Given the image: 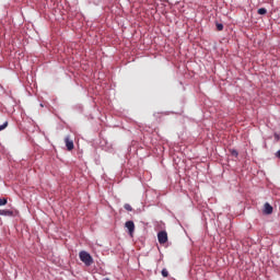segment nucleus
<instances>
[{
    "label": "nucleus",
    "instance_id": "5",
    "mask_svg": "<svg viewBox=\"0 0 280 280\" xmlns=\"http://www.w3.org/2000/svg\"><path fill=\"white\" fill-rule=\"evenodd\" d=\"M272 211H273V208L268 202H266L264 205V214L270 215V214H272Z\"/></svg>",
    "mask_w": 280,
    "mask_h": 280
},
{
    "label": "nucleus",
    "instance_id": "4",
    "mask_svg": "<svg viewBox=\"0 0 280 280\" xmlns=\"http://www.w3.org/2000/svg\"><path fill=\"white\" fill-rule=\"evenodd\" d=\"M65 143H66V148L69 152H71V150H73L74 145H73V140H71V138L69 136H67L65 138Z\"/></svg>",
    "mask_w": 280,
    "mask_h": 280
},
{
    "label": "nucleus",
    "instance_id": "9",
    "mask_svg": "<svg viewBox=\"0 0 280 280\" xmlns=\"http://www.w3.org/2000/svg\"><path fill=\"white\" fill-rule=\"evenodd\" d=\"M230 152H231L232 156H235V159H237V156H240V152H237V150H235V149L230 150Z\"/></svg>",
    "mask_w": 280,
    "mask_h": 280
},
{
    "label": "nucleus",
    "instance_id": "13",
    "mask_svg": "<svg viewBox=\"0 0 280 280\" xmlns=\"http://www.w3.org/2000/svg\"><path fill=\"white\" fill-rule=\"evenodd\" d=\"M8 128V121H4L2 125H0V132L1 130H5Z\"/></svg>",
    "mask_w": 280,
    "mask_h": 280
},
{
    "label": "nucleus",
    "instance_id": "3",
    "mask_svg": "<svg viewBox=\"0 0 280 280\" xmlns=\"http://www.w3.org/2000/svg\"><path fill=\"white\" fill-rule=\"evenodd\" d=\"M158 242L160 244H165L167 243V232L161 231L158 233Z\"/></svg>",
    "mask_w": 280,
    "mask_h": 280
},
{
    "label": "nucleus",
    "instance_id": "10",
    "mask_svg": "<svg viewBox=\"0 0 280 280\" xmlns=\"http://www.w3.org/2000/svg\"><path fill=\"white\" fill-rule=\"evenodd\" d=\"M162 277H164V278H167V277H170V272L167 271V269H162Z\"/></svg>",
    "mask_w": 280,
    "mask_h": 280
},
{
    "label": "nucleus",
    "instance_id": "11",
    "mask_svg": "<svg viewBox=\"0 0 280 280\" xmlns=\"http://www.w3.org/2000/svg\"><path fill=\"white\" fill-rule=\"evenodd\" d=\"M217 30H218V32H222V30H224V24L217 23Z\"/></svg>",
    "mask_w": 280,
    "mask_h": 280
},
{
    "label": "nucleus",
    "instance_id": "14",
    "mask_svg": "<svg viewBox=\"0 0 280 280\" xmlns=\"http://www.w3.org/2000/svg\"><path fill=\"white\" fill-rule=\"evenodd\" d=\"M275 139H276V141H279V139H280L279 133H275Z\"/></svg>",
    "mask_w": 280,
    "mask_h": 280
},
{
    "label": "nucleus",
    "instance_id": "7",
    "mask_svg": "<svg viewBox=\"0 0 280 280\" xmlns=\"http://www.w3.org/2000/svg\"><path fill=\"white\" fill-rule=\"evenodd\" d=\"M258 14L260 15L268 14V10L266 8H260L258 9Z\"/></svg>",
    "mask_w": 280,
    "mask_h": 280
},
{
    "label": "nucleus",
    "instance_id": "15",
    "mask_svg": "<svg viewBox=\"0 0 280 280\" xmlns=\"http://www.w3.org/2000/svg\"><path fill=\"white\" fill-rule=\"evenodd\" d=\"M276 156H277V159H280V150H278V151L276 152Z\"/></svg>",
    "mask_w": 280,
    "mask_h": 280
},
{
    "label": "nucleus",
    "instance_id": "1",
    "mask_svg": "<svg viewBox=\"0 0 280 280\" xmlns=\"http://www.w3.org/2000/svg\"><path fill=\"white\" fill-rule=\"evenodd\" d=\"M79 257L85 266H93V256H91L86 250L80 252Z\"/></svg>",
    "mask_w": 280,
    "mask_h": 280
},
{
    "label": "nucleus",
    "instance_id": "2",
    "mask_svg": "<svg viewBox=\"0 0 280 280\" xmlns=\"http://www.w3.org/2000/svg\"><path fill=\"white\" fill-rule=\"evenodd\" d=\"M125 226L128 230L130 237H132V235H135V221H127Z\"/></svg>",
    "mask_w": 280,
    "mask_h": 280
},
{
    "label": "nucleus",
    "instance_id": "12",
    "mask_svg": "<svg viewBox=\"0 0 280 280\" xmlns=\"http://www.w3.org/2000/svg\"><path fill=\"white\" fill-rule=\"evenodd\" d=\"M124 209H126V211H132V206H130V203H125Z\"/></svg>",
    "mask_w": 280,
    "mask_h": 280
},
{
    "label": "nucleus",
    "instance_id": "16",
    "mask_svg": "<svg viewBox=\"0 0 280 280\" xmlns=\"http://www.w3.org/2000/svg\"><path fill=\"white\" fill-rule=\"evenodd\" d=\"M103 280H110V279H108V278H105V279H103Z\"/></svg>",
    "mask_w": 280,
    "mask_h": 280
},
{
    "label": "nucleus",
    "instance_id": "6",
    "mask_svg": "<svg viewBox=\"0 0 280 280\" xmlns=\"http://www.w3.org/2000/svg\"><path fill=\"white\" fill-rule=\"evenodd\" d=\"M0 215L12 218V215H14V211H12V210H0Z\"/></svg>",
    "mask_w": 280,
    "mask_h": 280
},
{
    "label": "nucleus",
    "instance_id": "8",
    "mask_svg": "<svg viewBox=\"0 0 280 280\" xmlns=\"http://www.w3.org/2000/svg\"><path fill=\"white\" fill-rule=\"evenodd\" d=\"M8 205V198H0V207H5Z\"/></svg>",
    "mask_w": 280,
    "mask_h": 280
}]
</instances>
